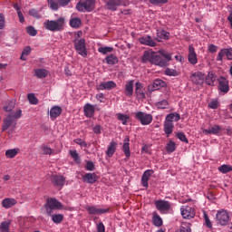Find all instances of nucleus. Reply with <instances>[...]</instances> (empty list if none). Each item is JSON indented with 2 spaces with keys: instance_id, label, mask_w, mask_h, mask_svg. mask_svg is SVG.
I'll return each instance as SVG.
<instances>
[{
  "instance_id": "f257e3e1",
  "label": "nucleus",
  "mask_w": 232,
  "mask_h": 232,
  "mask_svg": "<svg viewBox=\"0 0 232 232\" xmlns=\"http://www.w3.org/2000/svg\"><path fill=\"white\" fill-rule=\"evenodd\" d=\"M46 214L52 217L53 222L54 224H59V201L54 198H48L46 203L44 204Z\"/></svg>"
},
{
  "instance_id": "f03ea898",
  "label": "nucleus",
  "mask_w": 232,
  "mask_h": 232,
  "mask_svg": "<svg viewBox=\"0 0 232 232\" xmlns=\"http://www.w3.org/2000/svg\"><path fill=\"white\" fill-rule=\"evenodd\" d=\"M135 119H137V121H140L142 126H148V124H151V122L153 121V116H151V114H146V112L142 111L136 112Z\"/></svg>"
},
{
  "instance_id": "7ed1b4c3",
  "label": "nucleus",
  "mask_w": 232,
  "mask_h": 232,
  "mask_svg": "<svg viewBox=\"0 0 232 232\" xmlns=\"http://www.w3.org/2000/svg\"><path fill=\"white\" fill-rule=\"evenodd\" d=\"M216 220L220 226H227L229 223V214L225 209L218 210L216 215Z\"/></svg>"
},
{
  "instance_id": "20e7f679",
  "label": "nucleus",
  "mask_w": 232,
  "mask_h": 232,
  "mask_svg": "<svg viewBox=\"0 0 232 232\" xmlns=\"http://www.w3.org/2000/svg\"><path fill=\"white\" fill-rule=\"evenodd\" d=\"M74 48L80 55H82V57H86L88 55L86 52V40H84V38H82L79 41L75 40Z\"/></svg>"
},
{
  "instance_id": "39448f33",
  "label": "nucleus",
  "mask_w": 232,
  "mask_h": 232,
  "mask_svg": "<svg viewBox=\"0 0 232 232\" xmlns=\"http://www.w3.org/2000/svg\"><path fill=\"white\" fill-rule=\"evenodd\" d=\"M151 64H155L156 66L166 67L168 66V61L164 59L159 53H152V59L150 60Z\"/></svg>"
},
{
  "instance_id": "423d86ee",
  "label": "nucleus",
  "mask_w": 232,
  "mask_h": 232,
  "mask_svg": "<svg viewBox=\"0 0 232 232\" xmlns=\"http://www.w3.org/2000/svg\"><path fill=\"white\" fill-rule=\"evenodd\" d=\"M218 90L222 92L223 93H227L229 92V81L226 79L224 76H220L218 79Z\"/></svg>"
},
{
  "instance_id": "0eeeda50",
  "label": "nucleus",
  "mask_w": 232,
  "mask_h": 232,
  "mask_svg": "<svg viewBox=\"0 0 232 232\" xmlns=\"http://www.w3.org/2000/svg\"><path fill=\"white\" fill-rule=\"evenodd\" d=\"M45 30L50 32H57L59 30V20H46L44 23Z\"/></svg>"
},
{
  "instance_id": "6e6552de",
  "label": "nucleus",
  "mask_w": 232,
  "mask_h": 232,
  "mask_svg": "<svg viewBox=\"0 0 232 232\" xmlns=\"http://www.w3.org/2000/svg\"><path fill=\"white\" fill-rule=\"evenodd\" d=\"M180 211L183 218H188V220L190 218H195V208L188 206L185 208H181Z\"/></svg>"
},
{
  "instance_id": "1a4fd4ad",
  "label": "nucleus",
  "mask_w": 232,
  "mask_h": 232,
  "mask_svg": "<svg viewBox=\"0 0 232 232\" xmlns=\"http://www.w3.org/2000/svg\"><path fill=\"white\" fill-rule=\"evenodd\" d=\"M155 206L160 213H164L165 211H169L171 208V204L166 200H158L155 202Z\"/></svg>"
},
{
  "instance_id": "9d476101",
  "label": "nucleus",
  "mask_w": 232,
  "mask_h": 232,
  "mask_svg": "<svg viewBox=\"0 0 232 232\" xmlns=\"http://www.w3.org/2000/svg\"><path fill=\"white\" fill-rule=\"evenodd\" d=\"M190 79L192 81V82H194V84H204V80L206 79V74L198 72H194L191 76Z\"/></svg>"
},
{
  "instance_id": "9b49d317",
  "label": "nucleus",
  "mask_w": 232,
  "mask_h": 232,
  "mask_svg": "<svg viewBox=\"0 0 232 232\" xmlns=\"http://www.w3.org/2000/svg\"><path fill=\"white\" fill-rule=\"evenodd\" d=\"M166 87V82L157 79L153 82V84L148 86L149 92H155L157 90H160V88Z\"/></svg>"
},
{
  "instance_id": "f8f14e48",
  "label": "nucleus",
  "mask_w": 232,
  "mask_h": 232,
  "mask_svg": "<svg viewBox=\"0 0 232 232\" xmlns=\"http://www.w3.org/2000/svg\"><path fill=\"white\" fill-rule=\"evenodd\" d=\"M188 62L190 64H197L198 59H197V53H195V47L193 45L188 46Z\"/></svg>"
},
{
  "instance_id": "ddd939ff",
  "label": "nucleus",
  "mask_w": 232,
  "mask_h": 232,
  "mask_svg": "<svg viewBox=\"0 0 232 232\" xmlns=\"http://www.w3.org/2000/svg\"><path fill=\"white\" fill-rule=\"evenodd\" d=\"M116 86L117 83H115L113 81L103 82L97 86V90H113V88Z\"/></svg>"
},
{
  "instance_id": "4468645a",
  "label": "nucleus",
  "mask_w": 232,
  "mask_h": 232,
  "mask_svg": "<svg viewBox=\"0 0 232 232\" xmlns=\"http://www.w3.org/2000/svg\"><path fill=\"white\" fill-rule=\"evenodd\" d=\"M99 180V176L95 173H87L83 176V182L87 184H95Z\"/></svg>"
},
{
  "instance_id": "2eb2a0df",
  "label": "nucleus",
  "mask_w": 232,
  "mask_h": 232,
  "mask_svg": "<svg viewBox=\"0 0 232 232\" xmlns=\"http://www.w3.org/2000/svg\"><path fill=\"white\" fill-rule=\"evenodd\" d=\"M17 204V201L14 198H5L2 200V206L5 209H10V208H14Z\"/></svg>"
},
{
  "instance_id": "dca6fc26",
  "label": "nucleus",
  "mask_w": 232,
  "mask_h": 232,
  "mask_svg": "<svg viewBox=\"0 0 232 232\" xmlns=\"http://www.w3.org/2000/svg\"><path fill=\"white\" fill-rule=\"evenodd\" d=\"M87 211L89 215H103V213H108L110 208H97L95 207H89Z\"/></svg>"
},
{
  "instance_id": "f3484780",
  "label": "nucleus",
  "mask_w": 232,
  "mask_h": 232,
  "mask_svg": "<svg viewBox=\"0 0 232 232\" xmlns=\"http://www.w3.org/2000/svg\"><path fill=\"white\" fill-rule=\"evenodd\" d=\"M123 153L127 159H130L131 157V151L130 150V137H126L123 140V146H122Z\"/></svg>"
},
{
  "instance_id": "a211bd4d",
  "label": "nucleus",
  "mask_w": 232,
  "mask_h": 232,
  "mask_svg": "<svg viewBox=\"0 0 232 232\" xmlns=\"http://www.w3.org/2000/svg\"><path fill=\"white\" fill-rule=\"evenodd\" d=\"M121 5H122V0H109L107 2V9L115 12L117 6H121Z\"/></svg>"
},
{
  "instance_id": "6ab92c4d",
  "label": "nucleus",
  "mask_w": 232,
  "mask_h": 232,
  "mask_svg": "<svg viewBox=\"0 0 232 232\" xmlns=\"http://www.w3.org/2000/svg\"><path fill=\"white\" fill-rule=\"evenodd\" d=\"M135 93L138 99H146V94L142 91V83L140 82L135 83Z\"/></svg>"
},
{
  "instance_id": "aec40b11",
  "label": "nucleus",
  "mask_w": 232,
  "mask_h": 232,
  "mask_svg": "<svg viewBox=\"0 0 232 232\" xmlns=\"http://www.w3.org/2000/svg\"><path fill=\"white\" fill-rule=\"evenodd\" d=\"M140 44H146L147 46H157V43L151 39V36H143L139 39Z\"/></svg>"
},
{
  "instance_id": "412c9836",
  "label": "nucleus",
  "mask_w": 232,
  "mask_h": 232,
  "mask_svg": "<svg viewBox=\"0 0 232 232\" xmlns=\"http://www.w3.org/2000/svg\"><path fill=\"white\" fill-rule=\"evenodd\" d=\"M215 81H217V75L211 72H209L208 74L205 76V82L208 86H215Z\"/></svg>"
},
{
  "instance_id": "4be33fe9",
  "label": "nucleus",
  "mask_w": 232,
  "mask_h": 232,
  "mask_svg": "<svg viewBox=\"0 0 232 232\" xmlns=\"http://www.w3.org/2000/svg\"><path fill=\"white\" fill-rule=\"evenodd\" d=\"M34 75H35V77H37V79H45V77H48V70L35 69Z\"/></svg>"
},
{
  "instance_id": "5701e85b",
  "label": "nucleus",
  "mask_w": 232,
  "mask_h": 232,
  "mask_svg": "<svg viewBox=\"0 0 232 232\" xmlns=\"http://www.w3.org/2000/svg\"><path fill=\"white\" fill-rule=\"evenodd\" d=\"M173 128H175V126L173 125V122L165 121L164 131H165L167 137H169V135H171L173 133Z\"/></svg>"
},
{
  "instance_id": "b1692460",
  "label": "nucleus",
  "mask_w": 232,
  "mask_h": 232,
  "mask_svg": "<svg viewBox=\"0 0 232 232\" xmlns=\"http://www.w3.org/2000/svg\"><path fill=\"white\" fill-rule=\"evenodd\" d=\"M133 82L134 81L130 80L125 85V95H127V97H131V95H133Z\"/></svg>"
},
{
  "instance_id": "393cba45",
  "label": "nucleus",
  "mask_w": 232,
  "mask_h": 232,
  "mask_svg": "<svg viewBox=\"0 0 232 232\" xmlns=\"http://www.w3.org/2000/svg\"><path fill=\"white\" fill-rule=\"evenodd\" d=\"M84 113L86 117H93V113H95V107L90 103H87L84 106Z\"/></svg>"
},
{
  "instance_id": "a878e982",
  "label": "nucleus",
  "mask_w": 232,
  "mask_h": 232,
  "mask_svg": "<svg viewBox=\"0 0 232 232\" xmlns=\"http://www.w3.org/2000/svg\"><path fill=\"white\" fill-rule=\"evenodd\" d=\"M117 151V142H111L109 148L107 149L106 155L107 157H113V153Z\"/></svg>"
},
{
  "instance_id": "bb28decb",
  "label": "nucleus",
  "mask_w": 232,
  "mask_h": 232,
  "mask_svg": "<svg viewBox=\"0 0 232 232\" xmlns=\"http://www.w3.org/2000/svg\"><path fill=\"white\" fill-rule=\"evenodd\" d=\"M173 121H175L176 122L180 121V114L175 112L167 115L165 121L173 122Z\"/></svg>"
},
{
  "instance_id": "cd10ccee",
  "label": "nucleus",
  "mask_w": 232,
  "mask_h": 232,
  "mask_svg": "<svg viewBox=\"0 0 232 232\" xmlns=\"http://www.w3.org/2000/svg\"><path fill=\"white\" fill-rule=\"evenodd\" d=\"M70 25L72 28H81L82 25V21H81V18L76 17V18H72L70 20Z\"/></svg>"
},
{
  "instance_id": "c85d7f7f",
  "label": "nucleus",
  "mask_w": 232,
  "mask_h": 232,
  "mask_svg": "<svg viewBox=\"0 0 232 232\" xmlns=\"http://www.w3.org/2000/svg\"><path fill=\"white\" fill-rule=\"evenodd\" d=\"M152 222L153 225L156 226V227H160V226H162V218H160L159 214L154 212V215L152 217Z\"/></svg>"
},
{
  "instance_id": "c756f323",
  "label": "nucleus",
  "mask_w": 232,
  "mask_h": 232,
  "mask_svg": "<svg viewBox=\"0 0 232 232\" xmlns=\"http://www.w3.org/2000/svg\"><path fill=\"white\" fill-rule=\"evenodd\" d=\"M12 224V222H10V220L8 221H3L0 224V231L1 232H10V225Z\"/></svg>"
},
{
  "instance_id": "7c9ffc66",
  "label": "nucleus",
  "mask_w": 232,
  "mask_h": 232,
  "mask_svg": "<svg viewBox=\"0 0 232 232\" xmlns=\"http://www.w3.org/2000/svg\"><path fill=\"white\" fill-rule=\"evenodd\" d=\"M14 124V119H12V116H8L4 122L3 125V131H5V130H8V128H10V126H12Z\"/></svg>"
},
{
  "instance_id": "2f4dec72",
  "label": "nucleus",
  "mask_w": 232,
  "mask_h": 232,
  "mask_svg": "<svg viewBox=\"0 0 232 232\" xmlns=\"http://www.w3.org/2000/svg\"><path fill=\"white\" fill-rule=\"evenodd\" d=\"M17 153H19V149H11V150H7L5 151V157L7 159H14Z\"/></svg>"
},
{
  "instance_id": "473e14b6",
  "label": "nucleus",
  "mask_w": 232,
  "mask_h": 232,
  "mask_svg": "<svg viewBox=\"0 0 232 232\" xmlns=\"http://www.w3.org/2000/svg\"><path fill=\"white\" fill-rule=\"evenodd\" d=\"M50 117L52 121H55L59 117V106H54L50 110Z\"/></svg>"
},
{
  "instance_id": "72a5a7b5",
  "label": "nucleus",
  "mask_w": 232,
  "mask_h": 232,
  "mask_svg": "<svg viewBox=\"0 0 232 232\" xmlns=\"http://www.w3.org/2000/svg\"><path fill=\"white\" fill-rule=\"evenodd\" d=\"M14 108H15V102L14 101H9L5 104L3 110L4 111L10 112L14 110Z\"/></svg>"
},
{
  "instance_id": "f704fd0d",
  "label": "nucleus",
  "mask_w": 232,
  "mask_h": 232,
  "mask_svg": "<svg viewBox=\"0 0 232 232\" xmlns=\"http://www.w3.org/2000/svg\"><path fill=\"white\" fill-rule=\"evenodd\" d=\"M107 64H117V63H119V59L114 55V54H111L109 56H107L105 58Z\"/></svg>"
},
{
  "instance_id": "c9c22d12",
  "label": "nucleus",
  "mask_w": 232,
  "mask_h": 232,
  "mask_svg": "<svg viewBox=\"0 0 232 232\" xmlns=\"http://www.w3.org/2000/svg\"><path fill=\"white\" fill-rule=\"evenodd\" d=\"M158 37H156V41H158V43H160V39H169V36L168 35V33H166V31H160L157 33Z\"/></svg>"
},
{
  "instance_id": "e433bc0d",
  "label": "nucleus",
  "mask_w": 232,
  "mask_h": 232,
  "mask_svg": "<svg viewBox=\"0 0 232 232\" xmlns=\"http://www.w3.org/2000/svg\"><path fill=\"white\" fill-rule=\"evenodd\" d=\"M96 0H85L86 12H92L95 8Z\"/></svg>"
},
{
  "instance_id": "4c0bfd02",
  "label": "nucleus",
  "mask_w": 232,
  "mask_h": 232,
  "mask_svg": "<svg viewBox=\"0 0 232 232\" xmlns=\"http://www.w3.org/2000/svg\"><path fill=\"white\" fill-rule=\"evenodd\" d=\"M48 5L51 10H59V0H48Z\"/></svg>"
},
{
  "instance_id": "58836bf2",
  "label": "nucleus",
  "mask_w": 232,
  "mask_h": 232,
  "mask_svg": "<svg viewBox=\"0 0 232 232\" xmlns=\"http://www.w3.org/2000/svg\"><path fill=\"white\" fill-rule=\"evenodd\" d=\"M167 153H173L177 150L176 143L173 140H170L166 146Z\"/></svg>"
},
{
  "instance_id": "ea45409f",
  "label": "nucleus",
  "mask_w": 232,
  "mask_h": 232,
  "mask_svg": "<svg viewBox=\"0 0 232 232\" xmlns=\"http://www.w3.org/2000/svg\"><path fill=\"white\" fill-rule=\"evenodd\" d=\"M40 150H42V155H52V153H53L52 149L46 145H42Z\"/></svg>"
},
{
  "instance_id": "a19ab883",
  "label": "nucleus",
  "mask_w": 232,
  "mask_h": 232,
  "mask_svg": "<svg viewBox=\"0 0 232 232\" xmlns=\"http://www.w3.org/2000/svg\"><path fill=\"white\" fill-rule=\"evenodd\" d=\"M218 171H220V173H229V171H232V167L231 165L225 164L218 167Z\"/></svg>"
},
{
  "instance_id": "79ce46f5",
  "label": "nucleus",
  "mask_w": 232,
  "mask_h": 232,
  "mask_svg": "<svg viewBox=\"0 0 232 232\" xmlns=\"http://www.w3.org/2000/svg\"><path fill=\"white\" fill-rule=\"evenodd\" d=\"M26 32L28 35H31V37H35L37 35V30L34 26L29 25L26 27Z\"/></svg>"
},
{
  "instance_id": "37998d69",
  "label": "nucleus",
  "mask_w": 232,
  "mask_h": 232,
  "mask_svg": "<svg viewBox=\"0 0 232 232\" xmlns=\"http://www.w3.org/2000/svg\"><path fill=\"white\" fill-rule=\"evenodd\" d=\"M151 59H153V53H150V52L145 51L144 54L142 55L143 63H146V61L151 63Z\"/></svg>"
},
{
  "instance_id": "c03bdc74",
  "label": "nucleus",
  "mask_w": 232,
  "mask_h": 232,
  "mask_svg": "<svg viewBox=\"0 0 232 232\" xmlns=\"http://www.w3.org/2000/svg\"><path fill=\"white\" fill-rule=\"evenodd\" d=\"M165 74H167L169 77H177V75H179V72L174 69L167 68L165 70Z\"/></svg>"
},
{
  "instance_id": "a18cd8bd",
  "label": "nucleus",
  "mask_w": 232,
  "mask_h": 232,
  "mask_svg": "<svg viewBox=\"0 0 232 232\" xmlns=\"http://www.w3.org/2000/svg\"><path fill=\"white\" fill-rule=\"evenodd\" d=\"M71 157L73 159L77 164H81V159L79 158V153H77V150H70Z\"/></svg>"
},
{
  "instance_id": "49530a36",
  "label": "nucleus",
  "mask_w": 232,
  "mask_h": 232,
  "mask_svg": "<svg viewBox=\"0 0 232 232\" xmlns=\"http://www.w3.org/2000/svg\"><path fill=\"white\" fill-rule=\"evenodd\" d=\"M27 99H28L30 104H37V102H39V101L35 97V94H34V93L27 94Z\"/></svg>"
},
{
  "instance_id": "de8ad7c7",
  "label": "nucleus",
  "mask_w": 232,
  "mask_h": 232,
  "mask_svg": "<svg viewBox=\"0 0 232 232\" xmlns=\"http://www.w3.org/2000/svg\"><path fill=\"white\" fill-rule=\"evenodd\" d=\"M168 102L166 100H162L161 102H159L156 103L157 108L160 110H166L168 108Z\"/></svg>"
},
{
  "instance_id": "09e8293b",
  "label": "nucleus",
  "mask_w": 232,
  "mask_h": 232,
  "mask_svg": "<svg viewBox=\"0 0 232 232\" xmlns=\"http://www.w3.org/2000/svg\"><path fill=\"white\" fill-rule=\"evenodd\" d=\"M118 121H122V124L126 125L128 121H130V116L119 113Z\"/></svg>"
},
{
  "instance_id": "8fccbe9b",
  "label": "nucleus",
  "mask_w": 232,
  "mask_h": 232,
  "mask_svg": "<svg viewBox=\"0 0 232 232\" xmlns=\"http://www.w3.org/2000/svg\"><path fill=\"white\" fill-rule=\"evenodd\" d=\"M84 9L86 10V2L79 1L76 5V10L78 12H84Z\"/></svg>"
},
{
  "instance_id": "3c124183",
  "label": "nucleus",
  "mask_w": 232,
  "mask_h": 232,
  "mask_svg": "<svg viewBox=\"0 0 232 232\" xmlns=\"http://www.w3.org/2000/svg\"><path fill=\"white\" fill-rule=\"evenodd\" d=\"M204 218H205V224L208 229H211L213 227V224H211V220H209V216H208V213L204 212Z\"/></svg>"
},
{
  "instance_id": "603ef678",
  "label": "nucleus",
  "mask_w": 232,
  "mask_h": 232,
  "mask_svg": "<svg viewBox=\"0 0 232 232\" xmlns=\"http://www.w3.org/2000/svg\"><path fill=\"white\" fill-rule=\"evenodd\" d=\"M176 137H178V139H179L181 142H186V144H188V138L186 137V134H184V132H178Z\"/></svg>"
},
{
  "instance_id": "864d4df0",
  "label": "nucleus",
  "mask_w": 232,
  "mask_h": 232,
  "mask_svg": "<svg viewBox=\"0 0 232 232\" xmlns=\"http://www.w3.org/2000/svg\"><path fill=\"white\" fill-rule=\"evenodd\" d=\"M98 51L101 53H103L104 55H106V53H109L111 52H113V48L112 47H100L98 49Z\"/></svg>"
},
{
  "instance_id": "5fc2aeb1",
  "label": "nucleus",
  "mask_w": 232,
  "mask_h": 232,
  "mask_svg": "<svg viewBox=\"0 0 232 232\" xmlns=\"http://www.w3.org/2000/svg\"><path fill=\"white\" fill-rule=\"evenodd\" d=\"M160 55L164 57L165 61H171V55H169V53H168L166 51L161 50L160 51Z\"/></svg>"
},
{
  "instance_id": "6e6d98bb",
  "label": "nucleus",
  "mask_w": 232,
  "mask_h": 232,
  "mask_svg": "<svg viewBox=\"0 0 232 232\" xmlns=\"http://www.w3.org/2000/svg\"><path fill=\"white\" fill-rule=\"evenodd\" d=\"M29 15L34 17L35 19H41V15H39V12L35 9L29 10Z\"/></svg>"
},
{
  "instance_id": "4d7b16f0",
  "label": "nucleus",
  "mask_w": 232,
  "mask_h": 232,
  "mask_svg": "<svg viewBox=\"0 0 232 232\" xmlns=\"http://www.w3.org/2000/svg\"><path fill=\"white\" fill-rule=\"evenodd\" d=\"M150 5H166L168 0H149Z\"/></svg>"
},
{
  "instance_id": "13d9d810",
  "label": "nucleus",
  "mask_w": 232,
  "mask_h": 232,
  "mask_svg": "<svg viewBox=\"0 0 232 232\" xmlns=\"http://www.w3.org/2000/svg\"><path fill=\"white\" fill-rule=\"evenodd\" d=\"M148 180H150V178L143 174L141 178V184L143 188H148Z\"/></svg>"
},
{
  "instance_id": "bf43d9fd",
  "label": "nucleus",
  "mask_w": 232,
  "mask_h": 232,
  "mask_svg": "<svg viewBox=\"0 0 232 232\" xmlns=\"http://www.w3.org/2000/svg\"><path fill=\"white\" fill-rule=\"evenodd\" d=\"M86 169L87 171H93L95 169V164L92 161H87Z\"/></svg>"
},
{
  "instance_id": "052dcab7",
  "label": "nucleus",
  "mask_w": 232,
  "mask_h": 232,
  "mask_svg": "<svg viewBox=\"0 0 232 232\" xmlns=\"http://www.w3.org/2000/svg\"><path fill=\"white\" fill-rule=\"evenodd\" d=\"M74 142L75 144H79V146H82L83 148L88 146V143H86V141L82 140V139H75Z\"/></svg>"
},
{
  "instance_id": "680f3d73",
  "label": "nucleus",
  "mask_w": 232,
  "mask_h": 232,
  "mask_svg": "<svg viewBox=\"0 0 232 232\" xmlns=\"http://www.w3.org/2000/svg\"><path fill=\"white\" fill-rule=\"evenodd\" d=\"M65 184H66V178H64L63 176H59V188H60V189Z\"/></svg>"
},
{
  "instance_id": "e2e57ef3",
  "label": "nucleus",
  "mask_w": 232,
  "mask_h": 232,
  "mask_svg": "<svg viewBox=\"0 0 232 232\" xmlns=\"http://www.w3.org/2000/svg\"><path fill=\"white\" fill-rule=\"evenodd\" d=\"M51 180H52V182H53V184L54 186H59V176H57V175H53V176L51 177Z\"/></svg>"
},
{
  "instance_id": "0e129e2a",
  "label": "nucleus",
  "mask_w": 232,
  "mask_h": 232,
  "mask_svg": "<svg viewBox=\"0 0 232 232\" xmlns=\"http://www.w3.org/2000/svg\"><path fill=\"white\" fill-rule=\"evenodd\" d=\"M224 55H226V49H221L217 57V61H221L222 63V57H224Z\"/></svg>"
},
{
  "instance_id": "69168bd1",
  "label": "nucleus",
  "mask_w": 232,
  "mask_h": 232,
  "mask_svg": "<svg viewBox=\"0 0 232 232\" xmlns=\"http://www.w3.org/2000/svg\"><path fill=\"white\" fill-rule=\"evenodd\" d=\"M226 56L229 61H232V48L225 49Z\"/></svg>"
},
{
  "instance_id": "338daca9",
  "label": "nucleus",
  "mask_w": 232,
  "mask_h": 232,
  "mask_svg": "<svg viewBox=\"0 0 232 232\" xmlns=\"http://www.w3.org/2000/svg\"><path fill=\"white\" fill-rule=\"evenodd\" d=\"M106 228L104 227V224H102V222H100L97 225V232H105Z\"/></svg>"
},
{
  "instance_id": "774afa93",
  "label": "nucleus",
  "mask_w": 232,
  "mask_h": 232,
  "mask_svg": "<svg viewBox=\"0 0 232 232\" xmlns=\"http://www.w3.org/2000/svg\"><path fill=\"white\" fill-rule=\"evenodd\" d=\"M5 14H0V30H3L5 28Z\"/></svg>"
}]
</instances>
